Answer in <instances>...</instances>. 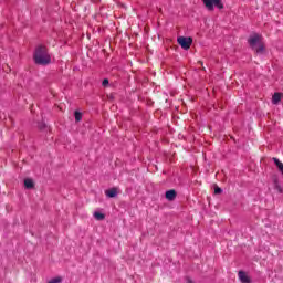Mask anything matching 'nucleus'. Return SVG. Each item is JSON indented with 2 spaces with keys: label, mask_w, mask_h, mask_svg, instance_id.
I'll list each match as a JSON object with an SVG mask.
<instances>
[{
  "label": "nucleus",
  "mask_w": 283,
  "mask_h": 283,
  "mask_svg": "<svg viewBox=\"0 0 283 283\" xmlns=\"http://www.w3.org/2000/svg\"><path fill=\"white\" fill-rule=\"evenodd\" d=\"M33 59L36 65H49V63L51 62V57H50V54L48 53V48L38 46L35 49Z\"/></svg>",
  "instance_id": "nucleus-1"
},
{
  "label": "nucleus",
  "mask_w": 283,
  "mask_h": 283,
  "mask_svg": "<svg viewBox=\"0 0 283 283\" xmlns=\"http://www.w3.org/2000/svg\"><path fill=\"white\" fill-rule=\"evenodd\" d=\"M248 42L252 50H255L258 54H262V52H264V42H262V35L253 33L250 35Z\"/></svg>",
  "instance_id": "nucleus-2"
},
{
  "label": "nucleus",
  "mask_w": 283,
  "mask_h": 283,
  "mask_svg": "<svg viewBox=\"0 0 283 283\" xmlns=\"http://www.w3.org/2000/svg\"><path fill=\"white\" fill-rule=\"evenodd\" d=\"M203 6L206 7L209 12H213L216 8L218 10H223L224 9V3H222V0H201Z\"/></svg>",
  "instance_id": "nucleus-3"
},
{
  "label": "nucleus",
  "mask_w": 283,
  "mask_h": 283,
  "mask_svg": "<svg viewBox=\"0 0 283 283\" xmlns=\"http://www.w3.org/2000/svg\"><path fill=\"white\" fill-rule=\"evenodd\" d=\"M179 45H181L182 50H189L191 48V43L193 40L191 38L180 36L177 39Z\"/></svg>",
  "instance_id": "nucleus-4"
},
{
  "label": "nucleus",
  "mask_w": 283,
  "mask_h": 283,
  "mask_svg": "<svg viewBox=\"0 0 283 283\" xmlns=\"http://www.w3.org/2000/svg\"><path fill=\"white\" fill-rule=\"evenodd\" d=\"M239 280L242 283H251V279H249V275L244 271H239Z\"/></svg>",
  "instance_id": "nucleus-5"
},
{
  "label": "nucleus",
  "mask_w": 283,
  "mask_h": 283,
  "mask_svg": "<svg viewBox=\"0 0 283 283\" xmlns=\"http://www.w3.org/2000/svg\"><path fill=\"white\" fill-rule=\"evenodd\" d=\"M106 196L108 198H116V196H118V190H116V188H112L106 191Z\"/></svg>",
  "instance_id": "nucleus-6"
},
{
  "label": "nucleus",
  "mask_w": 283,
  "mask_h": 283,
  "mask_svg": "<svg viewBox=\"0 0 283 283\" xmlns=\"http://www.w3.org/2000/svg\"><path fill=\"white\" fill-rule=\"evenodd\" d=\"M166 198L171 201L176 199V190H168L166 191Z\"/></svg>",
  "instance_id": "nucleus-7"
},
{
  "label": "nucleus",
  "mask_w": 283,
  "mask_h": 283,
  "mask_svg": "<svg viewBox=\"0 0 283 283\" xmlns=\"http://www.w3.org/2000/svg\"><path fill=\"white\" fill-rule=\"evenodd\" d=\"M280 101H282V95L280 93H275L273 96H272V103L274 105H277V103H280Z\"/></svg>",
  "instance_id": "nucleus-8"
},
{
  "label": "nucleus",
  "mask_w": 283,
  "mask_h": 283,
  "mask_svg": "<svg viewBox=\"0 0 283 283\" xmlns=\"http://www.w3.org/2000/svg\"><path fill=\"white\" fill-rule=\"evenodd\" d=\"M24 187L25 189H32L34 187V181H32V179H25Z\"/></svg>",
  "instance_id": "nucleus-9"
},
{
  "label": "nucleus",
  "mask_w": 283,
  "mask_h": 283,
  "mask_svg": "<svg viewBox=\"0 0 283 283\" xmlns=\"http://www.w3.org/2000/svg\"><path fill=\"white\" fill-rule=\"evenodd\" d=\"M94 218L95 220H105V214H103V212H94Z\"/></svg>",
  "instance_id": "nucleus-10"
},
{
  "label": "nucleus",
  "mask_w": 283,
  "mask_h": 283,
  "mask_svg": "<svg viewBox=\"0 0 283 283\" xmlns=\"http://www.w3.org/2000/svg\"><path fill=\"white\" fill-rule=\"evenodd\" d=\"M63 279L61 276L53 277L48 281V283H62Z\"/></svg>",
  "instance_id": "nucleus-11"
},
{
  "label": "nucleus",
  "mask_w": 283,
  "mask_h": 283,
  "mask_svg": "<svg viewBox=\"0 0 283 283\" xmlns=\"http://www.w3.org/2000/svg\"><path fill=\"white\" fill-rule=\"evenodd\" d=\"M83 119V114L78 111L75 112V120L76 123H80V120Z\"/></svg>",
  "instance_id": "nucleus-12"
},
{
  "label": "nucleus",
  "mask_w": 283,
  "mask_h": 283,
  "mask_svg": "<svg viewBox=\"0 0 283 283\" xmlns=\"http://www.w3.org/2000/svg\"><path fill=\"white\" fill-rule=\"evenodd\" d=\"M102 85L104 87H107V85H109V80H107V78L103 80Z\"/></svg>",
  "instance_id": "nucleus-13"
},
{
  "label": "nucleus",
  "mask_w": 283,
  "mask_h": 283,
  "mask_svg": "<svg viewBox=\"0 0 283 283\" xmlns=\"http://www.w3.org/2000/svg\"><path fill=\"white\" fill-rule=\"evenodd\" d=\"M214 193H222V189L217 187V188L214 189Z\"/></svg>",
  "instance_id": "nucleus-14"
}]
</instances>
